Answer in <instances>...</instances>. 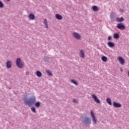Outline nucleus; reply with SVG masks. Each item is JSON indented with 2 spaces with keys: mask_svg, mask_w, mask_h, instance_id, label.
<instances>
[{
  "mask_svg": "<svg viewBox=\"0 0 129 129\" xmlns=\"http://www.w3.org/2000/svg\"><path fill=\"white\" fill-rule=\"evenodd\" d=\"M29 74H30L29 72H27V73H26V75H29Z\"/></svg>",
  "mask_w": 129,
  "mask_h": 129,
  "instance_id": "nucleus-31",
  "label": "nucleus"
},
{
  "mask_svg": "<svg viewBox=\"0 0 129 129\" xmlns=\"http://www.w3.org/2000/svg\"><path fill=\"white\" fill-rule=\"evenodd\" d=\"M116 21L118 22V23H121L122 22H123L124 21V19H123V17H117L116 19Z\"/></svg>",
  "mask_w": 129,
  "mask_h": 129,
  "instance_id": "nucleus-11",
  "label": "nucleus"
},
{
  "mask_svg": "<svg viewBox=\"0 0 129 129\" xmlns=\"http://www.w3.org/2000/svg\"><path fill=\"white\" fill-rule=\"evenodd\" d=\"M118 60L119 62V63L121 64V65H124V59L122 58V57L119 56L118 58Z\"/></svg>",
  "mask_w": 129,
  "mask_h": 129,
  "instance_id": "nucleus-10",
  "label": "nucleus"
},
{
  "mask_svg": "<svg viewBox=\"0 0 129 129\" xmlns=\"http://www.w3.org/2000/svg\"><path fill=\"white\" fill-rule=\"evenodd\" d=\"M107 45L110 48H112V47H114L115 44L112 42H108Z\"/></svg>",
  "mask_w": 129,
  "mask_h": 129,
  "instance_id": "nucleus-15",
  "label": "nucleus"
},
{
  "mask_svg": "<svg viewBox=\"0 0 129 129\" xmlns=\"http://www.w3.org/2000/svg\"><path fill=\"white\" fill-rule=\"evenodd\" d=\"M127 75H128V76L129 77V71H128Z\"/></svg>",
  "mask_w": 129,
  "mask_h": 129,
  "instance_id": "nucleus-33",
  "label": "nucleus"
},
{
  "mask_svg": "<svg viewBox=\"0 0 129 129\" xmlns=\"http://www.w3.org/2000/svg\"><path fill=\"white\" fill-rule=\"evenodd\" d=\"M113 105L114 107L119 108L121 107V104H119V103H117L116 102H113Z\"/></svg>",
  "mask_w": 129,
  "mask_h": 129,
  "instance_id": "nucleus-9",
  "label": "nucleus"
},
{
  "mask_svg": "<svg viewBox=\"0 0 129 129\" xmlns=\"http://www.w3.org/2000/svg\"><path fill=\"white\" fill-rule=\"evenodd\" d=\"M80 56L81 58H84L85 57V54H84V51L83 50H81L80 52Z\"/></svg>",
  "mask_w": 129,
  "mask_h": 129,
  "instance_id": "nucleus-13",
  "label": "nucleus"
},
{
  "mask_svg": "<svg viewBox=\"0 0 129 129\" xmlns=\"http://www.w3.org/2000/svg\"><path fill=\"white\" fill-rule=\"evenodd\" d=\"M73 102H74V103H78L77 100H76V99H74Z\"/></svg>",
  "mask_w": 129,
  "mask_h": 129,
  "instance_id": "nucleus-29",
  "label": "nucleus"
},
{
  "mask_svg": "<svg viewBox=\"0 0 129 129\" xmlns=\"http://www.w3.org/2000/svg\"><path fill=\"white\" fill-rule=\"evenodd\" d=\"M121 72H122V70H121Z\"/></svg>",
  "mask_w": 129,
  "mask_h": 129,
  "instance_id": "nucleus-34",
  "label": "nucleus"
},
{
  "mask_svg": "<svg viewBox=\"0 0 129 129\" xmlns=\"http://www.w3.org/2000/svg\"><path fill=\"white\" fill-rule=\"evenodd\" d=\"M0 8L1 9L4 8V3L2 1H0Z\"/></svg>",
  "mask_w": 129,
  "mask_h": 129,
  "instance_id": "nucleus-27",
  "label": "nucleus"
},
{
  "mask_svg": "<svg viewBox=\"0 0 129 129\" xmlns=\"http://www.w3.org/2000/svg\"><path fill=\"white\" fill-rule=\"evenodd\" d=\"M47 73L48 75V76H52V73L50 72L49 71H47Z\"/></svg>",
  "mask_w": 129,
  "mask_h": 129,
  "instance_id": "nucleus-28",
  "label": "nucleus"
},
{
  "mask_svg": "<svg viewBox=\"0 0 129 129\" xmlns=\"http://www.w3.org/2000/svg\"><path fill=\"white\" fill-rule=\"evenodd\" d=\"M40 105H41V102H37L35 103V106L38 108L40 107Z\"/></svg>",
  "mask_w": 129,
  "mask_h": 129,
  "instance_id": "nucleus-21",
  "label": "nucleus"
},
{
  "mask_svg": "<svg viewBox=\"0 0 129 129\" xmlns=\"http://www.w3.org/2000/svg\"><path fill=\"white\" fill-rule=\"evenodd\" d=\"M108 41H110V40H111V36H109L108 37Z\"/></svg>",
  "mask_w": 129,
  "mask_h": 129,
  "instance_id": "nucleus-30",
  "label": "nucleus"
},
{
  "mask_svg": "<svg viewBox=\"0 0 129 129\" xmlns=\"http://www.w3.org/2000/svg\"><path fill=\"white\" fill-rule=\"evenodd\" d=\"M73 36L77 40H80V39H81V36L77 32H73Z\"/></svg>",
  "mask_w": 129,
  "mask_h": 129,
  "instance_id": "nucleus-6",
  "label": "nucleus"
},
{
  "mask_svg": "<svg viewBox=\"0 0 129 129\" xmlns=\"http://www.w3.org/2000/svg\"><path fill=\"white\" fill-rule=\"evenodd\" d=\"M35 102H36V97L34 96H31L29 100L24 99V104L29 107L32 106Z\"/></svg>",
  "mask_w": 129,
  "mask_h": 129,
  "instance_id": "nucleus-1",
  "label": "nucleus"
},
{
  "mask_svg": "<svg viewBox=\"0 0 129 129\" xmlns=\"http://www.w3.org/2000/svg\"><path fill=\"white\" fill-rule=\"evenodd\" d=\"M32 111L33 112H34V113H36V108L34 107H32L31 108Z\"/></svg>",
  "mask_w": 129,
  "mask_h": 129,
  "instance_id": "nucleus-25",
  "label": "nucleus"
},
{
  "mask_svg": "<svg viewBox=\"0 0 129 129\" xmlns=\"http://www.w3.org/2000/svg\"><path fill=\"white\" fill-rule=\"evenodd\" d=\"M110 19L111 20H113V19H114V15H113V14H111L110 16Z\"/></svg>",
  "mask_w": 129,
  "mask_h": 129,
  "instance_id": "nucleus-26",
  "label": "nucleus"
},
{
  "mask_svg": "<svg viewBox=\"0 0 129 129\" xmlns=\"http://www.w3.org/2000/svg\"><path fill=\"white\" fill-rule=\"evenodd\" d=\"M71 82L73 83V84H75V85H78V83H77V82L74 80H71Z\"/></svg>",
  "mask_w": 129,
  "mask_h": 129,
  "instance_id": "nucleus-23",
  "label": "nucleus"
},
{
  "mask_svg": "<svg viewBox=\"0 0 129 129\" xmlns=\"http://www.w3.org/2000/svg\"><path fill=\"white\" fill-rule=\"evenodd\" d=\"M92 10L94 12H98V7L96 6H94L92 7Z\"/></svg>",
  "mask_w": 129,
  "mask_h": 129,
  "instance_id": "nucleus-16",
  "label": "nucleus"
},
{
  "mask_svg": "<svg viewBox=\"0 0 129 129\" xmlns=\"http://www.w3.org/2000/svg\"><path fill=\"white\" fill-rule=\"evenodd\" d=\"M92 97L94 99V101L96 102L97 103H100V100L97 98V97H96L94 94H93L92 95Z\"/></svg>",
  "mask_w": 129,
  "mask_h": 129,
  "instance_id": "nucleus-7",
  "label": "nucleus"
},
{
  "mask_svg": "<svg viewBox=\"0 0 129 129\" xmlns=\"http://www.w3.org/2000/svg\"><path fill=\"white\" fill-rule=\"evenodd\" d=\"M101 59L103 62H106V61H107V57L106 56H103L102 57Z\"/></svg>",
  "mask_w": 129,
  "mask_h": 129,
  "instance_id": "nucleus-22",
  "label": "nucleus"
},
{
  "mask_svg": "<svg viewBox=\"0 0 129 129\" xmlns=\"http://www.w3.org/2000/svg\"><path fill=\"white\" fill-rule=\"evenodd\" d=\"M36 74L38 77H41L42 76V73H41L40 71H37Z\"/></svg>",
  "mask_w": 129,
  "mask_h": 129,
  "instance_id": "nucleus-20",
  "label": "nucleus"
},
{
  "mask_svg": "<svg viewBox=\"0 0 129 129\" xmlns=\"http://www.w3.org/2000/svg\"><path fill=\"white\" fill-rule=\"evenodd\" d=\"M56 19H57V20H62V19H63V17H62V16H61L60 14H55V16Z\"/></svg>",
  "mask_w": 129,
  "mask_h": 129,
  "instance_id": "nucleus-12",
  "label": "nucleus"
},
{
  "mask_svg": "<svg viewBox=\"0 0 129 129\" xmlns=\"http://www.w3.org/2000/svg\"><path fill=\"white\" fill-rule=\"evenodd\" d=\"M44 61L45 62H48L49 60V58L48 57H47V56H44Z\"/></svg>",
  "mask_w": 129,
  "mask_h": 129,
  "instance_id": "nucleus-24",
  "label": "nucleus"
},
{
  "mask_svg": "<svg viewBox=\"0 0 129 129\" xmlns=\"http://www.w3.org/2000/svg\"><path fill=\"white\" fill-rule=\"evenodd\" d=\"M107 103L109 104V105H112V103H111V99L110 98H106Z\"/></svg>",
  "mask_w": 129,
  "mask_h": 129,
  "instance_id": "nucleus-17",
  "label": "nucleus"
},
{
  "mask_svg": "<svg viewBox=\"0 0 129 129\" xmlns=\"http://www.w3.org/2000/svg\"><path fill=\"white\" fill-rule=\"evenodd\" d=\"M117 28H118V30L123 31L125 29V26L122 23H120L117 24Z\"/></svg>",
  "mask_w": 129,
  "mask_h": 129,
  "instance_id": "nucleus-4",
  "label": "nucleus"
},
{
  "mask_svg": "<svg viewBox=\"0 0 129 129\" xmlns=\"http://www.w3.org/2000/svg\"><path fill=\"white\" fill-rule=\"evenodd\" d=\"M90 114L92 117V119H93V121L94 123L96 124L97 122V119H96V118L95 117V116L94 115V113L93 112V111H92V110L91 111Z\"/></svg>",
  "mask_w": 129,
  "mask_h": 129,
  "instance_id": "nucleus-5",
  "label": "nucleus"
},
{
  "mask_svg": "<svg viewBox=\"0 0 129 129\" xmlns=\"http://www.w3.org/2000/svg\"><path fill=\"white\" fill-rule=\"evenodd\" d=\"M6 2H11V0H6Z\"/></svg>",
  "mask_w": 129,
  "mask_h": 129,
  "instance_id": "nucleus-32",
  "label": "nucleus"
},
{
  "mask_svg": "<svg viewBox=\"0 0 129 129\" xmlns=\"http://www.w3.org/2000/svg\"><path fill=\"white\" fill-rule=\"evenodd\" d=\"M113 38L114 39H119V35L118 34V33H114L113 34Z\"/></svg>",
  "mask_w": 129,
  "mask_h": 129,
  "instance_id": "nucleus-19",
  "label": "nucleus"
},
{
  "mask_svg": "<svg viewBox=\"0 0 129 129\" xmlns=\"http://www.w3.org/2000/svg\"><path fill=\"white\" fill-rule=\"evenodd\" d=\"M22 59L21 58L19 57L16 59V65L18 68L22 69L24 68V66H25V64L23 62H21Z\"/></svg>",
  "mask_w": 129,
  "mask_h": 129,
  "instance_id": "nucleus-3",
  "label": "nucleus"
},
{
  "mask_svg": "<svg viewBox=\"0 0 129 129\" xmlns=\"http://www.w3.org/2000/svg\"><path fill=\"white\" fill-rule=\"evenodd\" d=\"M12 62L11 60H8L6 63V67L8 69H10V68H12Z\"/></svg>",
  "mask_w": 129,
  "mask_h": 129,
  "instance_id": "nucleus-8",
  "label": "nucleus"
},
{
  "mask_svg": "<svg viewBox=\"0 0 129 129\" xmlns=\"http://www.w3.org/2000/svg\"><path fill=\"white\" fill-rule=\"evenodd\" d=\"M28 18L30 20H35V15L32 13L30 14Z\"/></svg>",
  "mask_w": 129,
  "mask_h": 129,
  "instance_id": "nucleus-14",
  "label": "nucleus"
},
{
  "mask_svg": "<svg viewBox=\"0 0 129 129\" xmlns=\"http://www.w3.org/2000/svg\"><path fill=\"white\" fill-rule=\"evenodd\" d=\"M82 122L84 123L85 125H89L91 124V119L89 117H82Z\"/></svg>",
  "mask_w": 129,
  "mask_h": 129,
  "instance_id": "nucleus-2",
  "label": "nucleus"
},
{
  "mask_svg": "<svg viewBox=\"0 0 129 129\" xmlns=\"http://www.w3.org/2000/svg\"><path fill=\"white\" fill-rule=\"evenodd\" d=\"M43 23L45 26V28H46V29H48V28H49V26H48V22H47V19H44Z\"/></svg>",
  "mask_w": 129,
  "mask_h": 129,
  "instance_id": "nucleus-18",
  "label": "nucleus"
}]
</instances>
